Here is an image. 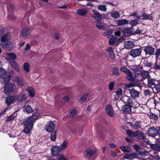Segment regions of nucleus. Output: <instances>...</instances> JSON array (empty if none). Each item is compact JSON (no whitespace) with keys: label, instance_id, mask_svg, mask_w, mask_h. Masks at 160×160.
Wrapping results in <instances>:
<instances>
[{"label":"nucleus","instance_id":"obj_1","mask_svg":"<svg viewBox=\"0 0 160 160\" xmlns=\"http://www.w3.org/2000/svg\"><path fill=\"white\" fill-rule=\"evenodd\" d=\"M37 119V116L33 114L31 116L25 118L23 120V124L24 127L22 132L27 134L28 137L30 136V134L31 132L34 123Z\"/></svg>","mask_w":160,"mask_h":160},{"label":"nucleus","instance_id":"obj_2","mask_svg":"<svg viewBox=\"0 0 160 160\" xmlns=\"http://www.w3.org/2000/svg\"><path fill=\"white\" fill-rule=\"evenodd\" d=\"M4 29H2L0 31V36L1 37L0 44L4 49L10 50L12 48L13 45L8 41V36L9 33L4 34Z\"/></svg>","mask_w":160,"mask_h":160},{"label":"nucleus","instance_id":"obj_3","mask_svg":"<svg viewBox=\"0 0 160 160\" xmlns=\"http://www.w3.org/2000/svg\"><path fill=\"white\" fill-rule=\"evenodd\" d=\"M7 72L2 68L0 67V76L3 79V83H8L10 79V76L6 75Z\"/></svg>","mask_w":160,"mask_h":160},{"label":"nucleus","instance_id":"obj_4","mask_svg":"<svg viewBox=\"0 0 160 160\" xmlns=\"http://www.w3.org/2000/svg\"><path fill=\"white\" fill-rule=\"evenodd\" d=\"M16 88V86L12 83H9L4 87V91L6 94L9 93L14 92Z\"/></svg>","mask_w":160,"mask_h":160},{"label":"nucleus","instance_id":"obj_5","mask_svg":"<svg viewBox=\"0 0 160 160\" xmlns=\"http://www.w3.org/2000/svg\"><path fill=\"white\" fill-rule=\"evenodd\" d=\"M115 36H109L110 40L109 41V43L111 45L113 44L115 42L118 41L119 42V39L118 38V37L119 36L121 35V32L120 31H118L114 32Z\"/></svg>","mask_w":160,"mask_h":160},{"label":"nucleus","instance_id":"obj_6","mask_svg":"<svg viewBox=\"0 0 160 160\" xmlns=\"http://www.w3.org/2000/svg\"><path fill=\"white\" fill-rule=\"evenodd\" d=\"M45 129L46 131L49 132L55 131V125L53 121H49L46 124Z\"/></svg>","mask_w":160,"mask_h":160},{"label":"nucleus","instance_id":"obj_7","mask_svg":"<svg viewBox=\"0 0 160 160\" xmlns=\"http://www.w3.org/2000/svg\"><path fill=\"white\" fill-rule=\"evenodd\" d=\"M142 52L141 48L132 49L130 52V55L133 58H136L140 55Z\"/></svg>","mask_w":160,"mask_h":160},{"label":"nucleus","instance_id":"obj_8","mask_svg":"<svg viewBox=\"0 0 160 160\" xmlns=\"http://www.w3.org/2000/svg\"><path fill=\"white\" fill-rule=\"evenodd\" d=\"M158 130L155 127H150L148 131V134L150 136L154 138L158 136Z\"/></svg>","mask_w":160,"mask_h":160},{"label":"nucleus","instance_id":"obj_9","mask_svg":"<svg viewBox=\"0 0 160 160\" xmlns=\"http://www.w3.org/2000/svg\"><path fill=\"white\" fill-rule=\"evenodd\" d=\"M146 55H152L154 54L155 49L151 46H147L145 47L144 49Z\"/></svg>","mask_w":160,"mask_h":160},{"label":"nucleus","instance_id":"obj_10","mask_svg":"<svg viewBox=\"0 0 160 160\" xmlns=\"http://www.w3.org/2000/svg\"><path fill=\"white\" fill-rule=\"evenodd\" d=\"M133 99H131L130 97L125 96L122 98V101L125 103L128 104V105L134 107L133 102Z\"/></svg>","mask_w":160,"mask_h":160},{"label":"nucleus","instance_id":"obj_11","mask_svg":"<svg viewBox=\"0 0 160 160\" xmlns=\"http://www.w3.org/2000/svg\"><path fill=\"white\" fill-rule=\"evenodd\" d=\"M130 126L132 127V128L135 130L141 129V121H136L134 123H130Z\"/></svg>","mask_w":160,"mask_h":160},{"label":"nucleus","instance_id":"obj_12","mask_svg":"<svg viewBox=\"0 0 160 160\" xmlns=\"http://www.w3.org/2000/svg\"><path fill=\"white\" fill-rule=\"evenodd\" d=\"M6 59L9 62H12L16 58V56L15 54L12 53H6Z\"/></svg>","mask_w":160,"mask_h":160},{"label":"nucleus","instance_id":"obj_13","mask_svg":"<svg viewBox=\"0 0 160 160\" xmlns=\"http://www.w3.org/2000/svg\"><path fill=\"white\" fill-rule=\"evenodd\" d=\"M135 137L139 139H142L145 138L146 135L141 130H138L135 132Z\"/></svg>","mask_w":160,"mask_h":160},{"label":"nucleus","instance_id":"obj_14","mask_svg":"<svg viewBox=\"0 0 160 160\" xmlns=\"http://www.w3.org/2000/svg\"><path fill=\"white\" fill-rule=\"evenodd\" d=\"M105 111L106 113L111 117H112L114 114V111L112 106L109 105H107Z\"/></svg>","mask_w":160,"mask_h":160},{"label":"nucleus","instance_id":"obj_15","mask_svg":"<svg viewBox=\"0 0 160 160\" xmlns=\"http://www.w3.org/2000/svg\"><path fill=\"white\" fill-rule=\"evenodd\" d=\"M51 152L53 156L57 155L59 152L61 151L59 146H55L52 147L51 148Z\"/></svg>","mask_w":160,"mask_h":160},{"label":"nucleus","instance_id":"obj_16","mask_svg":"<svg viewBox=\"0 0 160 160\" xmlns=\"http://www.w3.org/2000/svg\"><path fill=\"white\" fill-rule=\"evenodd\" d=\"M129 92L131 96L133 98L138 97L139 94V92L136 90L134 88L129 89Z\"/></svg>","mask_w":160,"mask_h":160},{"label":"nucleus","instance_id":"obj_17","mask_svg":"<svg viewBox=\"0 0 160 160\" xmlns=\"http://www.w3.org/2000/svg\"><path fill=\"white\" fill-rule=\"evenodd\" d=\"M97 27L100 30H104L106 28V25L102 24L101 21H96Z\"/></svg>","mask_w":160,"mask_h":160},{"label":"nucleus","instance_id":"obj_18","mask_svg":"<svg viewBox=\"0 0 160 160\" xmlns=\"http://www.w3.org/2000/svg\"><path fill=\"white\" fill-rule=\"evenodd\" d=\"M15 98L14 96L9 95L6 98L5 102L7 105H10L14 101Z\"/></svg>","mask_w":160,"mask_h":160},{"label":"nucleus","instance_id":"obj_19","mask_svg":"<svg viewBox=\"0 0 160 160\" xmlns=\"http://www.w3.org/2000/svg\"><path fill=\"white\" fill-rule=\"evenodd\" d=\"M133 106L128 105H124L122 109V111L125 113H130L131 112V107Z\"/></svg>","mask_w":160,"mask_h":160},{"label":"nucleus","instance_id":"obj_20","mask_svg":"<svg viewBox=\"0 0 160 160\" xmlns=\"http://www.w3.org/2000/svg\"><path fill=\"white\" fill-rule=\"evenodd\" d=\"M134 45V43L131 41H126L124 42L125 48L128 49H130L132 48Z\"/></svg>","mask_w":160,"mask_h":160},{"label":"nucleus","instance_id":"obj_21","mask_svg":"<svg viewBox=\"0 0 160 160\" xmlns=\"http://www.w3.org/2000/svg\"><path fill=\"white\" fill-rule=\"evenodd\" d=\"M15 81L17 85L23 86V81L22 78L19 76H17L15 79Z\"/></svg>","mask_w":160,"mask_h":160},{"label":"nucleus","instance_id":"obj_22","mask_svg":"<svg viewBox=\"0 0 160 160\" xmlns=\"http://www.w3.org/2000/svg\"><path fill=\"white\" fill-rule=\"evenodd\" d=\"M95 153L96 151L95 150H88L86 152L85 156L86 158H89L94 154Z\"/></svg>","mask_w":160,"mask_h":160},{"label":"nucleus","instance_id":"obj_23","mask_svg":"<svg viewBox=\"0 0 160 160\" xmlns=\"http://www.w3.org/2000/svg\"><path fill=\"white\" fill-rule=\"evenodd\" d=\"M142 19L143 20H152L153 17L152 14H149L146 13H144L142 15Z\"/></svg>","mask_w":160,"mask_h":160},{"label":"nucleus","instance_id":"obj_24","mask_svg":"<svg viewBox=\"0 0 160 160\" xmlns=\"http://www.w3.org/2000/svg\"><path fill=\"white\" fill-rule=\"evenodd\" d=\"M23 109L24 112L28 113H31L33 110L31 107L29 105H25L23 107Z\"/></svg>","mask_w":160,"mask_h":160},{"label":"nucleus","instance_id":"obj_25","mask_svg":"<svg viewBox=\"0 0 160 160\" xmlns=\"http://www.w3.org/2000/svg\"><path fill=\"white\" fill-rule=\"evenodd\" d=\"M156 81L154 79L148 78V85L150 87L154 86L153 88L156 87V85L155 84Z\"/></svg>","mask_w":160,"mask_h":160},{"label":"nucleus","instance_id":"obj_26","mask_svg":"<svg viewBox=\"0 0 160 160\" xmlns=\"http://www.w3.org/2000/svg\"><path fill=\"white\" fill-rule=\"evenodd\" d=\"M27 90L29 92V95L31 97H34L35 96L34 90L32 87H30L27 88Z\"/></svg>","mask_w":160,"mask_h":160},{"label":"nucleus","instance_id":"obj_27","mask_svg":"<svg viewBox=\"0 0 160 160\" xmlns=\"http://www.w3.org/2000/svg\"><path fill=\"white\" fill-rule=\"evenodd\" d=\"M126 78L129 81H134L135 80V78L133 77L131 71L128 72L127 74Z\"/></svg>","mask_w":160,"mask_h":160},{"label":"nucleus","instance_id":"obj_28","mask_svg":"<svg viewBox=\"0 0 160 160\" xmlns=\"http://www.w3.org/2000/svg\"><path fill=\"white\" fill-rule=\"evenodd\" d=\"M12 68L17 72H19L20 71V69L17 63L15 62H13L11 64Z\"/></svg>","mask_w":160,"mask_h":160},{"label":"nucleus","instance_id":"obj_29","mask_svg":"<svg viewBox=\"0 0 160 160\" xmlns=\"http://www.w3.org/2000/svg\"><path fill=\"white\" fill-rule=\"evenodd\" d=\"M117 22L118 26H121L125 24H127L128 21L125 19H122L120 20H117Z\"/></svg>","mask_w":160,"mask_h":160},{"label":"nucleus","instance_id":"obj_30","mask_svg":"<svg viewBox=\"0 0 160 160\" xmlns=\"http://www.w3.org/2000/svg\"><path fill=\"white\" fill-rule=\"evenodd\" d=\"M93 12L94 13L95 15L94 17L96 20V21H101L102 20L101 15L97 11L95 10H93Z\"/></svg>","mask_w":160,"mask_h":160},{"label":"nucleus","instance_id":"obj_31","mask_svg":"<svg viewBox=\"0 0 160 160\" xmlns=\"http://www.w3.org/2000/svg\"><path fill=\"white\" fill-rule=\"evenodd\" d=\"M87 13V11L85 9H79L77 11V14L80 16H84Z\"/></svg>","mask_w":160,"mask_h":160},{"label":"nucleus","instance_id":"obj_32","mask_svg":"<svg viewBox=\"0 0 160 160\" xmlns=\"http://www.w3.org/2000/svg\"><path fill=\"white\" fill-rule=\"evenodd\" d=\"M17 114L15 112L10 116L8 117L6 120L7 122H9L12 121L16 117Z\"/></svg>","mask_w":160,"mask_h":160},{"label":"nucleus","instance_id":"obj_33","mask_svg":"<svg viewBox=\"0 0 160 160\" xmlns=\"http://www.w3.org/2000/svg\"><path fill=\"white\" fill-rule=\"evenodd\" d=\"M117 94V96L119 98H122V90L120 88H119L115 92Z\"/></svg>","mask_w":160,"mask_h":160},{"label":"nucleus","instance_id":"obj_34","mask_svg":"<svg viewBox=\"0 0 160 160\" xmlns=\"http://www.w3.org/2000/svg\"><path fill=\"white\" fill-rule=\"evenodd\" d=\"M107 51L109 52L110 57L111 59H113L114 58V56L112 48L111 47H110L107 49Z\"/></svg>","mask_w":160,"mask_h":160},{"label":"nucleus","instance_id":"obj_35","mask_svg":"<svg viewBox=\"0 0 160 160\" xmlns=\"http://www.w3.org/2000/svg\"><path fill=\"white\" fill-rule=\"evenodd\" d=\"M141 69V67L139 65H134L132 68V70L134 72L139 71Z\"/></svg>","mask_w":160,"mask_h":160},{"label":"nucleus","instance_id":"obj_36","mask_svg":"<svg viewBox=\"0 0 160 160\" xmlns=\"http://www.w3.org/2000/svg\"><path fill=\"white\" fill-rule=\"evenodd\" d=\"M68 145V142L66 141H64L62 143L59 147L60 149L62 151L66 149Z\"/></svg>","mask_w":160,"mask_h":160},{"label":"nucleus","instance_id":"obj_37","mask_svg":"<svg viewBox=\"0 0 160 160\" xmlns=\"http://www.w3.org/2000/svg\"><path fill=\"white\" fill-rule=\"evenodd\" d=\"M126 132L128 136L131 138H134L135 136V132H132L129 130H127Z\"/></svg>","mask_w":160,"mask_h":160},{"label":"nucleus","instance_id":"obj_38","mask_svg":"<svg viewBox=\"0 0 160 160\" xmlns=\"http://www.w3.org/2000/svg\"><path fill=\"white\" fill-rule=\"evenodd\" d=\"M141 75L143 78H148L149 76V73L148 72L146 71H142L141 72Z\"/></svg>","mask_w":160,"mask_h":160},{"label":"nucleus","instance_id":"obj_39","mask_svg":"<svg viewBox=\"0 0 160 160\" xmlns=\"http://www.w3.org/2000/svg\"><path fill=\"white\" fill-rule=\"evenodd\" d=\"M120 148L124 152H130L131 151V148L128 146H122Z\"/></svg>","mask_w":160,"mask_h":160},{"label":"nucleus","instance_id":"obj_40","mask_svg":"<svg viewBox=\"0 0 160 160\" xmlns=\"http://www.w3.org/2000/svg\"><path fill=\"white\" fill-rule=\"evenodd\" d=\"M26 99V97L25 95L20 94L18 98V99L19 102H22L24 101Z\"/></svg>","mask_w":160,"mask_h":160},{"label":"nucleus","instance_id":"obj_41","mask_svg":"<svg viewBox=\"0 0 160 160\" xmlns=\"http://www.w3.org/2000/svg\"><path fill=\"white\" fill-rule=\"evenodd\" d=\"M111 15L112 17L116 19L119 18L120 16L119 12L116 11L113 12L111 13Z\"/></svg>","mask_w":160,"mask_h":160},{"label":"nucleus","instance_id":"obj_42","mask_svg":"<svg viewBox=\"0 0 160 160\" xmlns=\"http://www.w3.org/2000/svg\"><path fill=\"white\" fill-rule=\"evenodd\" d=\"M88 96V94L84 95L80 98L79 102L82 103L85 102L87 99Z\"/></svg>","mask_w":160,"mask_h":160},{"label":"nucleus","instance_id":"obj_43","mask_svg":"<svg viewBox=\"0 0 160 160\" xmlns=\"http://www.w3.org/2000/svg\"><path fill=\"white\" fill-rule=\"evenodd\" d=\"M29 30L28 28H25L22 30V36L23 37L26 36L28 33Z\"/></svg>","mask_w":160,"mask_h":160},{"label":"nucleus","instance_id":"obj_44","mask_svg":"<svg viewBox=\"0 0 160 160\" xmlns=\"http://www.w3.org/2000/svg\"><path fill=\"white\" fill-rule=\"evenodd\" d=\"M24 145H18L16 148L17 151L18 152H20L23 151L24 149Z\"/></svg>","mask_w":160,"mask_h":160},{"label":"nucleus","instance_id":"obj_45","mask_svg":"<svg viewBox=\"0 0 160 160\" xmlns=\"http://www.w3.org/2000/svg\"><path fill=\"white\" fill-rule=\"evenodd\" d=\"M151 146V148L157 151L160 150V146L157 144H152Z\"/></svg>","mask_w":160,"mask_h":160},{"label":"nucleus","instance_id":"obj_46","mask_svg":"<svg viewBox=\"0 0 160 160\" xmlns=\"http://www.w3.org/2000/svg\"><path fill=\"white\" fill-rule=\"evenodd\" d=\"M23 68L26 72H29L30 71V66L28 63L26 62L24 64Z\"/></svg>","mask_w":160,"mask_h":160},{"label":"nucleus","instance_id":"obj_47","mask_svg":"<svg viewBox=\"0 0 160 160\" xmlns=\"http://www.w3.org/2000/svg\"><path fill=\"white\" fill-rule=\"evenodd\" d=\"M51 133V139L52 141H54L56 140V132L55 131H53Z\"/></svg>","mask_w":160,"mask_h":160},{"label":"nucleus","instance_id":"obj_48","mask_svg":"<svg viewBox=\"0 0 160 160\" xmlns=\"http://www.w3.org/2000/svg\"><path fill=\"white\" fill-rule=\"evenodd\" d=\"M139 19H135L131 21L130 24L132 27L136 26L138 23Z\"/></svg>","mask_w":160,"mask_h":160},{"label":"nucleus","instance_id":"obj_49","mask_svg":"<svg viewBox=\"0 0 160 160\" xmlns=\"http://www.w3.org/2000/svg\"><path fill=\"white\" fill-rule=\"evenodd\" d=\"M112 74L115 76H118L119 75L118 69L117 67H114L113 68V70L112 72Z\"/></svg>","mask_w":160,"mask_h":160},{"label":"nucleus","instance_id":"obj_50","mask_svg":"<svg viewBox=\"0 0 160 160\" xmlns=\"http://www.w3.org/2000/svg\"><path fill=\"white\" fill-rule=\"evenodd\" d=\"M153 68L156 69H160V60L156 62Z\"/></svg>","mask_w":160,"mask_h":160},{"label":"nucleus","instance_id":"obj_51","mask_svg":"<svg viewBox=\"0 0 160 160\" xmlns=\"http://www.w3.org/2000/svg\"><path fill=\"white\" fill-rule=\"evenodd\" d=\"M98 9L101 11H106L107 10V8L105 5H100L98 6Z\"/></svg>","mask_w":160,"mask_h":160},{"label":"nucleus","instance_id":"obj_52","mask_svg":"<svg viewBox=\"0 0 160 160\" xmlns=\"http://www.w3.org/2000/svg\"><path fill=\"white\" fill-rule=\"evenodd\" d=\"M132 31L133 28H126L124 30V32L125 33L129 34L132 33Z\"/></svg>","mask_w":160,"mask_h":160},{"label":"nucleus","instance_id":"obj_53","mask_svg":"<svg viewBox=\"0 0 160 160\" xmlns=\"http://www.w3.org/2000/svg\"><path fill=\"white\" fill-rule=\"evenodd\" d=\"M143 64L144 66L147 67L149 68V70L150 69V68H151L152 67L153 65L152 63H149L147 61H146L145 62H144Z\"/></svg>","mask_w":160,"mask_h":160},{"label":"nucleus","instance_id":"obj_54","mask_svg":"<svg viewBox=\"0 0 160 160\" xmlns=\"http://www.w3.org/2000/svg\"><path fill=\"white\" fill-rule=\"evenodd\" d=\"M76 111L75 109H73L70 112V117H73L76 114Z\"/></svg>","mask_w":160,"mask_h":160},{"label":"nucleus","instance_id":"obj_55","mask_svg":"<svg viewBox=\"0 0 160 160\" xmlns=\"http://www.w3.org/2000/svg\"><path fill=\"white\" fill-rule=\"evenodd\" d=\"M136 84L132 82H130L128 84L125 85V87L127 88H130L136 86Z\"/></svg>","mask_w":160,"mask_h":160},{"label":"nucleus","instance_id":"obj_56","mask_svg":"<svg viewBox=\"0 0 160 160\" xmlns=\"http://www.w3.org/2000/svg\"><path fill=\"white\" fill-rule=\"evenodd\" d=\"M114 84V82H112L109 84L108 85V88L109 90H112L113 89Z\"/></svg>","mask_w":160,"mask_h":160},{"label":"nucleus","instance_id":"obj_57","mask_svg":"<svg viewBox=\"0 0 160 160\" xmlns=\"http://www.w3.org/2000/svg\"><path fill=\"white\" fill-rule=\"evenodd\" d=\"M144 94L145 96H150L151 94L150 91L149 89H146L144 91Z\"/></svg>","mask_w":160,"mask_h":160},{"label":"nucleus","instance_id":"obj_58","mask_svg":"<svg viewBox=\"0 0 160 160\" xmlns=\"http://www.w3.org/2000/svg\"><path fill=\"white\" fill-rule=\"evenodd\" d=\"M120 70L122 72H125L126 74L130 71L128 69L125 68H121Z\"/></svg>","mask_w":160,"mask_h":160},{"label":"nucleus","instance_id":"obj_59","mask_svg":"<svg viewBox=\"0 0 160 160\" xmlns=\"http://www.w3.org/2000/svg\"><path fill=\"white\" fill-rule=\"evenodd\" d=\"M58 160H67L62 155H59L58 156Z\"/></svg>","mask_w":160,"mask_h":160},{"label":"nucleus","instance_id":"obj_60","mask_svg":"<svg viewBox=\"0 0 160 160\" xmlns=\"http://www.w3.org/2000/svg\"><path fill=\"white\" fill-rule=\"evenodd\" d=\"M155 55L156 57H158L160 56V48L157 49Z\"/></svg>","mask_w":160,"mask_h":160},{"label":"nucleus","instance_id":"obj_61","mask_svg":"<svg viewBox=\"0 0 160 160\" xmlns=\"http://www.w3.org/2000/svg\"><path fill=\"white\" fill-rule=\"evenodd\" d=\"M133 148L137 151H139L140 149V147L137 145H134Z\"/></svg>","mask_w":160,"mask_h":160},{"label":"nucleus","instance_id":"obj_62","mask_svg":"<svg viewBox=\"0 0 160 160\" xmlns=\"http://www.w3.org/2000/svg\"><path fill=\"white\" fill-rule=\"evenodd\" d=\"M124 158L126 159H131L130 154H128L125 155L124 156Z\"/></svg>","mask_w":160,"mask_h":160},{"label":"nucleus","instance_id":"obj_63","mask_svg":"<svg viewBox=\"0 0 160 160\" xmlns=\"http://www.w3.org/2000/svg\"><path fill=\"white\" fill-rule=\"evenodd\" d=\"M31 46L29 44H27L26 45V47L25 48V50L27 51L30 49Z\"/></svg>","mask_w":160,"mask_h":160},{"label":"nucleus","instance_id":"obj_64","mask_svg":"<svg viewBox=\"0 0 160 160\" xmlns=\"http://www.w3.org/2000/svg\"><path fill=\"white\" fill-rule=\"evenodd\" d=\"M131 159H134L136 158L137 154L136 153H130Z\"/></svg>","mask_w":160,"mask_h":160}]
</instances>
